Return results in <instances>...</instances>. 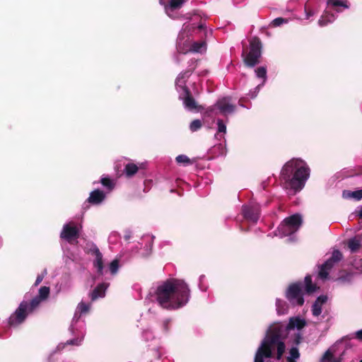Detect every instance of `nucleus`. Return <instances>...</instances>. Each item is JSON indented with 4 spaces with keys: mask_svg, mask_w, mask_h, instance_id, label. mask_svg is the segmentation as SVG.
<instances>
[{
    "mask_svg": "<svg viewBox=\"0 0 362 362\" xmlns=\"http://www.w3.org/2000/svg\"><path fill=\"white\" fill-rule=\"evenodd\" d=\"M191 297L189 286L181 279H170L152 288L146 300L156 302L168 310H177L185 306Z\"/></svg>",
    "mask_w": 362,
    "mask_h": 362,
    "instance_id": "obj_1",
    "label": "nucleus"
},
{
    "mask_svg": "<svg viewBox=\"0 0 362 362\" xmlns=\"http://www.w3.org/2000/svg\"><path fill=\"white\" fill-rule=\"evenodd\" d=\"M310 170L305 161L292 158L283 166L280 180L282 187L291 195L300 192L310 177Z\"/></svg>",
    "mask_w": 362,
    "mask_h": 362,
    "instance_id": "obj_2",
    "label": "nucleus"
},
{
    "mask_svg": "<svg viewBox=\"0 0 362 362\" xmlns=\"http://www.w3.org/2000/svg\"><path fill=\"white\" fill-rule=\"evenodd\" d=\"M49 293V287L42 286L39 288L38 294L30 301L22 300L18 307L8 317V325L16 327L24 322L27 317L37 310L40 304L48 298Z\"/></svg>",
    "mask_w": 362,
    "mask_h": 362,
    "instance_id": "obj_3",
    "label": "nucleus"
},
{
    "mask_svg": "<svg viewBox=\"0 0 362 362\" xmlns=\"http://www.w3.org/2000/svg\"><path fill=\"white\" fill-rule=\"evenodd\" d=\"M91 307V304L81 301L75 310L69 331L73 338L67 340L65 343H60L57 346V351L63 350L66 346L72 345L78 346L81 344L86 334V322L82 317L86 315Z\"/></svg>",
    "mask_w": 362,
    "mask_h": 362,
    "instance_id": "obj_4",
    "label": "nucleus"
},
{
    "mask_svg": "<svg viewBox=\"0 0 362 362\" xmlns=\"http://www.w3.org/2000/svg\"><path fill=\"white\" fill-rule=\"evenodd\" d=\"M195 60L189 62V68L182 71L175 79V88L178 93V98L182 102L185 109L187 111H193L197 109V104L192 97L189 88L186 86V82L195 68Z\"/></svg>",
    "mask_w": 362,
    "mask_h": 362,
    "instance_id": "obj_5",
    "label": "nucleus"
},
{
    "mask_svg": "<svg viewBox=\"0 0 362 362\" xmlns=\"http://www.w3.org/2000/svg\"><path fill=\"white\" fill-rule=\"evenodd\" d=\"M88 253L94 257L93 264L94 268L96 269L98 277L105 276L108 272H110L111 277H106V279H111L119 270V261L118 259L112 260L107 269L105 268L103 255L100 252L98 247L95 244H91L88 248Z\"/></svg>",
    "mask_w": 362,
    "mask_h": 362,
    "instance_id": "obj_6",
    "label": "nucleus"
},
{
    "mask_svg": "<svg viewBox=\"0 0 362 362\" xmlns=\"http://www.w3.org/2000/svg\"><path fill=\"white\" fill-rule=\"evenodd\" d=\"M327 10L318 21V25L321 27L326 26L333 23L337 18V14L348 9L349 4L347 0H327Z\"/></svg>",
    "mask_w": 362,
    "mask_h": 362,
    "instance_id": "obj_7",
    "label": "nucleus"
},
{
    "mask_svg": "<svg viewBox=\"0 0 362 362\" xmlns=\"http://www.w3.org/2000/svg\"><path fill=\"white\" fill-rule=\"evenodd\" d=\"M303 223V218L300 214H295L286 218L274 231L275 236L280 238L291 236L296 233Z\"/></svg>",
    "mask_w": 362,
    "mask_h": 362,
    "instance_id": "obj_8",
    "label": "nucleus"
},
{
    "mask_svg": "<svg viewBox=\"0 0 362 362\" xmlns=\"http://www.w3.org/2000/svg\"><path fill=\"white\" fill-rule=\"evenodd\" d=\"M235 107L230 103V97H223L217 100L216 103L207 108L206 115L209 117L222 115L228 116L235 112Z\"/></svg>",
    "mask_w": 362,
    "mask_h": 362,
    "instance_id": "obj_9",
    "label": "nucleus"
},
{
    "mask_svg": "<svg viewBox=\"0 0 362 362\" xmlns=\"http://www.w3.org/2000/svg\"><path fill=\"white\" fill-rule=\"evenodd\" d=\"M303 287L302 282H296L290 285L286 290V298L293 306L303 305Z\"/></svg>",
    "mask_w": 362,
    "mask_h": 362,
    "instance_id": "obj_10",
    "label": "nucleus"
},
{
    "mask_svg": "<svg viewBox=\"0 0 362 362\" xmlns=\"http://www.w3.org/2000/svg\"><path fill=\"white\" fill-rule=\"evenodd\" d=\"M262 44L259 39H254L250 42V51L245 56L244 62L247 66L254 67L259 63L261 57Z\"/></svg>",
    "mask_w": 362,
    "mask_h": 362,
    "instance_id": "obj_11",
    "label": "nucleus"
},
{
    "mask_svg": "<svg viewBox=\"0 0 362 362\" xmlns=\"http://www.w3.org/2000/svg\"><path fill=\"white\" fill-rule=\"evenodd\" d=\"M342 254L339 250H334L331 257L319 267L318 277L322 280L327 279L329 271L334 264L342 259Z\"/></svg>",
    "mask_w": 362,
    "mask_h": 362,
    "instance_id": "obj_12",
    "label": "nucleus"
},
{
    "mask_svg": "<svg viewBox=\"0 0 362 362\" xmlns=\"http://www.w3.org/2000/svg\"><path fill=\"white\" fill-rule=\"evenodd\" d=\"M187 0H160V4L164 5L165 12L172 19L180 18L179 10Z\"/></svg>",
    "mask_w": 362,
    "mask_h": 362,
    "instance_id": "obj_13",
    "label": "nucleus"
},
{
    "mask_svg": "<svg viewBox=\"0 0 362 362\" xmlns=\"http://www.w3.org/2000/svg\"><path fill=\"white\" fill-rule=\"evenodd\" d=\"M260 206L257 203H250L243 205L242 207V214L245 220L253 223H256L260 217Z\"/></svg>",
    "mask_w": 362,
    "mask_h": 362,
    "instance_id": "obj_14",
    "label": "nucleus"
},
{
    "mask_svg": "<svg viewBox=\"0 0 362 362\" xmlns=\"http://www.w3.org/2000/svg\"><path fill=\"white\" fill-rule=\"evenodd\" d=\"M190 25L185 23L181 31L179 33L177 39V50L180 53H186L188 52L189 45V33L190 30Z\"/></svg>",
    "mask_w": 362,
    "mask_h": 362,
    "instance_id": "obj_15",
    "label": "nucleus"
},
{
    "mask_svg": "<svg viewBox=\"0 0 362 362\" xmlns=\"http://www.w3.org/2000/svg\"><path fill=\"white\" fill-rule=\"evenodd\" d=\"M79 237V228L74 223H69L64 225L60 233V238L71 243Z\"/></svg>",
    "mask_w": 362,
    "mask_h": 362,
    "instance_id": "obj_16",
    "label": "nucleus"
},
{
    "mask_svg": "<svg viewBox=\"0 0 362 362\" xmlns=\"http://www.w3.org/2000/svg\"><path fill=\"white\" fill-rule=\"evenodd\" d=\"M327 296H320L317 298L315 301L313 303L312 305V314L315 317H318L322 313V305L327 302Z\"/></svg>",
    "mask_w": 362,
    "mask_h": 362,
    "instance_id": "obj_17",
    "label": "nucleus"
},
{
    "mask_svg": "<svg viewBox=\"0 0 362 362\" xmlns=\"http://www.w3.org/2000/svg\"><path fill=\"white\" fill-rule=\"evenodd\" d=\"M109 286L108 283L99 284L90 293V297L91 300L94 301L99 298H103L105 296L106 290Z\"/></svg>",
    "mask_w": 362,
    "mask_h": 362,
    "instance_id": "obj_18",
    "label": "nucleus"
},
{
    "mask_svg": "<svg viewBox=\"0 0 362 362\" xmlns=\"http://www.w3.org/2000/svg\"><path fill=\"white\" fill-rule=\"evenodd\" d=\"M105 197L106 194L104 192L100 189H95L90 193L88 202L90 204L98 205L101 204L105 200Z\"/></svg>",
    "mask_w": 362,
    "mask_h": 362,
    "instance_id": "obj_19",
    "label": "nucleus"
},
{
    "mask_svg": "<svg viewBox=\"0 0 362 362\" xmlns=\"http://www.w3.org/2000/svg\"><path fill=\"white\" fill-rule=\"evenodd\" d=\"M206 43L204 42H194L192 45H189L188 51L196 53H202L206 50Z\"/></svg>",
    "mask_w": 362,
    "mask_h": 362,
    "instance_id": "obj_20",
    "label": "nucleus"
},
{
    "mask_svg": "<svg viewBox=\"0 0 362 362\" xmlns=\"http://www.w3.org/2000/svg\"><path fill=\"white\" fill-rule=\"evenodd\" d=\"M288 306L285 301L280 298L276 299V310L279 315L286 314L288 313Z\"/></svg>",
    "mask_w": 362,
    "mask_h": 362,
    "instance_id": "obj_21",
    "label": "nucleus"
},
{
    "mask_svg": "<svg viewBox=\"0 0 362 362\" xmlns=\"http://www.w3.org/2000/svg\"><path fill=\"white\" fill-rule=\"evenodd\" d=\"M100 183L107 189L108 192H111L115 187V181L107 175L102 176Z\"/></svg>",
    "mask_w": 362,
    "mask_h": 362,
    "instance_id": "obj_22",
    "label": "nucleus"
},
{
    "mask_svg": "<svg viewBox=\"0 0 362 362\" xmlns=\"http://www.w3.org/2000/svg\"><path fill=\"white\" fill-rule=\"evenodd\" d=\"M139 170L138 166L132 163H129L124 166V173L128 177L134 175Z\"/></svg>",
    "mask_w": 362,
    "mask_h": 362,
    "instance_id": "obj_23",
    "label": "nucleus"
},
{
    "mask_svg": "<svg viewBox=\"0 0 362 362\" xmlns=\"http://www.w3.org/2000/svg\"><path fill=\"white\" fill-rule=\"evenodd\" d=\"M343 197L345 198H353L357 201L362 199V189H358L354 192L346 191L343 192Z\"/></svg>",
    "mask_w": 362,
    "mask_h": 362,
    "instance_id": "obj_24",
    "label": "nucleus"
},
{
    "mask_svg": "<svg viewBox=\"0 0 362 362\" xmlns=\"http://www.w3.org/2000/svg\"><path fill=\"white\" fill-rule=\"evenodd\" d=\"M305 289L307 293H313L316 291V286L312 282V278L310 275L305 277Z\"/></svg>",
    "mask_w": 362,
    "mask_h": 362,
    "instance_id": "obj_25",
    "label": "nucleus"
},
{
    "mask_svg": "<svg viewBox=\"0 0 362 362\" xmlns=\"http://www.w3.org/2000/svg\"><path fill=\"white\" fill-rule=\"evenodd\" d=\"M348 246L350 250L354 252L360 247L361 240L356 237L351 238L348 242Z\"/></svg>",
    "mask_w": 362,
    "mask_h": 362,
    "instance_id": "obj_26",
    "label": "nucleus"
},
{
    "mask_svg": "<svg viewBox=\"0 0 362 362\" xmlns=\"http://www.w3.org/2000/svg\"><path fill=\"white\" fill-rule=\"evenodd\" d=\"M300 357L299 350L297 347L293 346L289 351V356L287 357L288 362H296V359Z\"/></svg>",
    "mask_w": 362,
    "mask_h": 362,
    "instance_id": "obj_27",
    "label": "nucleus"
},
{
    "mask_svg": "<svg viewBox=\"0 0 362 362\" xmlns=\"http://www.w3.org/2000/svg\"><path fill=\"white\" fill-rule=\"evenodd\" d=\"M175 160L178 164L183 166H188L192 164V161L186 155L184 154L177 156L175 158Z\"/></svg>",
    "mask_w": 362,
    "mask_h": 362,
    "instance_id": "obj_28",
    "label": "nucleus"
},
{
    "mask_svg": "<svg viewBox=\"0 0 362 362\" xmlns=\"http://www.w3.org/2000/svg\"><path fill=\"white\" fill-rule=\"evenodd\" d=\"M255 75L257 78H262V82L264 84L267 81V69L264 66H259L257 69H255Z\"/></svg>",
    "mask_w": 362,
    "mask_h": 362,
    "instance_id": "obj_29",
    "label": "nucleus"
},
{
    "mask_svg": "<svg viewBox=\"0 0 362 362\" xmlns=\"http://www.w3.org/2000/svg\"><path fill=\"white\" fill-rule=\"evenodd\" d=\"M153 238L154 237L150 235H145L143 236L142 240L146 243L144 247L146 252L151 250Z\"/></svg>",
    "mask_w": 362,
    "mask_h": 362,
    "instance_id": "obj_30",
    "label": "nucleus"
},
{
    "mask_svg": "<svg viewBox=\"0 0 362 362\" xmlns=\"http://www.w3.org/2000/svg\"><path fill=\"white\" fill-rule=\"evenodd\" d=\"M216 124H217V134H225L226 133V122L221 119H218L217 121H216ZM218 134H216L215 136L217 138L218 137Z\"/></svg>",
    "mask_w": 362,
    "mask_h": 362,
    "instance_id": "obj_31",
    "label": "nucleus"
},
{
    "mask_svg": "<svg viewBox=\"0 0 362 362\" xmlns=\"http://www.w3.org/2000/svg\"><path fill=\"white\" fill-rule=\"evenodd\" d=\"M202 126V122L200 119H194L189 124V129L191 132H194L198 131Z\"/></svg>",
    "mask_w": 362,
    "mask_h": 362,
    "instance_id": "obj_32",
    "label": "nucleus"
},
{
    "mask_svg": "<svg viewBox=\"0 0 362 362\" xmlns=\"http://www.w3.org/2000/svg\"><path fill=\"white\" fill-rule=\"evenodd\" d=\"M142 338L146 341L153 340L154 339L153 332L150 329H144L142 332Z\"/></svg>",
    "mask_w": 362,
    "mask_h": 362,
    "instance_id": "obj_33",
    "label": "nucleus"
},
{
    "mask_svg": "<svg viewBox=\"0 0 362 362\" xmlns=\"http://www.w3.org/2000/svg\"><path fill=\"white\" fill-rule=\"evenodd\" d=\"M264 86V83L257 85L254 89L250 90L248 95L251 98H255L258 95L261 88Z\"/></svg>",
    "mask_w": 362,
    "mask_h": 362,
    "instance_id": "obj_34",
    "label": "nucleus"
},
{
    "mask_svg": "<svg viewBox=\"0 0 362 362\" xmlns=\"http://www.w3.org/2000/svg\"><path fill=\"white\" fill-rule=\"evenodd\" d=\"M205 276L201 275L199 278V288L202 291H206L207 290V286L205 284Z\"/></svg>",
    "mask_w": 362,
    "mask_h": 362,
    "instance_id": "obj_35",
    "label": "nucleus"
},
{
    "mask_svg": "<svg viewBox=\"0 0 362 362\" xmlns=\"http://www.w3.org/2000/svg\"><path fill=\"white\" fill-rule=\"evenodd\" d=\"M288 23V20L287 19L279 17V18H274L272 21V25L274 27H278V26H280L281 25H282L284 23Z\"/></svg>",
    "mask_w": 362,
    "mask_h": 362,
    "instance_id": "obj_36",
    "label": "nucleus"
},
{
    "mask_svg": "<svg viewBox=\"0 0 362 362\" xmlns=\"http://www.w3.org/2000/svg\"><path fill=\"white\" fill-rule=\"evenodd\" d=\"M42 280H43L42 276L37 275V276L36 278V280H35V283H34L33 286V287L37 286L42 282Z\"/></svg>",
    "mask_w": 362,
    "mask_h": 362,
    "instance_id": "obj_37",
    "label": "nucleus"
},
{
    "mask_svg": "<svg viewBox=\"0 0 362 362\" xmlns=\"http://www.w3.org/2000/svg\"><path fill=\"white\" fill-rule=\"evenodd\" d=\"M170 320L169 319H165L163 322V327L165 332L168 331V325L170 324Z\"/></svg>",
    "mask_w": 362,
    "mask_h": 362,
    "instance_id": "obj_38",
    "label": "nucleus"
},
{
    "mask_svg": "<svg viewBox=\"0 0 362 362\" xmlns=\"http://www.w3.org/2000/svg\"><path fill=\"white\" fill-rule=\"evenodd\" d=\"M332 357V354L330 352L329 350H327L325 351V353L323 355V359H331Z\"/></svg>",
    "mask_w": 362,
    "mask_h": 362,
    "instance_id": "obj_39",
    "label": "nucleus"
},
{
    "mask_svg": "<svg viewBox=\"0 0 362 362\" xmlns=\"http://www.w3.org/2000/svg\"><path fill=\"white\" fill-rule=\"evenodd\" d=\"M313 16H314V12L313 11H308L305 8V17H306V19H309Z\"/></svg>",
    "mask_w": 362,
    "mask_h": 362,
    "instance_id": "obj_40",
    "label": "nucleus"
},
{
    "mask_svg": "<svg viewBox=\"0 0 362 362\" xmlns=\"http://www.w3.org/2000/svg\"><path fill=\"white\" fill-rule=\"evenodd\" d=\"M356 337L357 339L362 341V329L356 332Z\"/></svg>",
    "mask_w": 362,
    "mask_h": 362,
    "instance_id": "obj_41",
    "label": "nucleus"
},
{
    "mask_svg": "<svg viewBox=\"0 0 362 362\" xmlns=\"http://www.w3.org/2000/svg\"><path fill=\"white\" fill-rule=\"evenodd\" d=\"M47 269H45L42 271V272L40 274H39V276H42V279H44V278H45V276L47 275Z\"/></svg>",
    "mask_w": 362,
    "mask_h": 362,
    "instance_id": "obj_42",
    "label": "nucleus"
},
{
    "mask_svg": "<svg viewBox=\"0 0 362 362\" xmlns=\"http://www.w3.org/2000/svg\"><path fill=\"white\" fill-rule=\"evenodd\" d=\"M47 269H45L42 271V272L40 274H39V276H42V279H44V278H45V276L47 275Z\"/></svg>",
    "mask_w": 362,
    "mask_h": 362,
    "instance_id": "obj_43",
    "label": "nucleus"
},
{
    "mask_svg": "<svg viewBox=\"0 0 362 362\" xmlns=\"http://www.w3.org/2000/svg\"><path fill=\"white\" fill-rule=\"evenodd\" d=\"M357 212H358V216L362 218V206L358 209V211Z\"/></svg>",
    "mask_w": 362,
    "mask_h": 362,
    "instance_id": "obj_44",
    "label": "nucleus"
},
{
    "mask_svg": "<svg viewBox=\"0 0 362 362\" xmlns=\"http://www.w3.org/2000/svg\"><path fill=\"white\" fill-rule=\"evenodd\" d=\"M199 29L200 30H202L204 28V24H200L199 26H198Z\"/></svg>",
    "mask_w": 362,
    "mask_h": 362,
    "instance_id": "obj_45",
    "label": "nucleus"
},
{
    "mask_svg": "<svg viewBox=\"0 0 362 362\" xmlns=\"http://www.w3.org/2000/svg\"><path fill=\"white\" fill-rule=\"evenodd\" d=\"M2 243H3V240H2V238H0V247H1L2 245Z\"/></svg>",
    "mask_w": 362,
    "mask_h": 362,
    "instance_id": "obj_46",
    "label": "nucleus"
},
{
    "mask_svg": "<svg viewBox=\"0 0 362 362\" xmlns=\"http://www.w3.org/2000/svg\"><path fill=\"white\" fill-rule=\"evenodd\" d=\"M28 295H29V293H27L25 295V298H28Z\"/></svg>",
    "mask_w": 362,
    "mask_h": 362,
    "instance_id": "obj_47",
    "label": "nucleus"
},
{
    "mask_svg": "<svg viewBox=\"0 0 362 362\" xmlns=\"http://www.w3.org/2000/svg\"><path fill=\"white\" fill-rule=\"evenodd\" d=\"M156 356H157V358H159L160 357V354H156Z\"/></svg>",
    "mask_w": 362,
    "mask_h": 362,
    "instance_id": "obj_48",
    "label": "nucleus"
},
{
    "mask_svg": "<svg viewBox=\"0 0 362 362\" xmlns=\"http://www.w3.org/2000/svg\"><path fill=\"white\" fill-rule=\"evenodd\" d=\"M139 245L141 247L143 245V243H139Z\"/></svg>",
    "mask_w": 362,
    "mask_h": 362,
    "instance_id": "obj_49",
    "label": "nucleus"
},
{
    "mask_svg": "<svg viewBox=\"0 0 362 362\" xmlns=\"http://www.w3.org/2000/svg\"><path fill=\"white\" fill-rule=\"evenodd\" d=\"M360 362H362V359L360 361Z\"/></svg>",
    "mask_w": 362,
    "mask_h": 362,
    "instance_id": "obj_50",
    "label": "nucleus"
}]
</instances>
